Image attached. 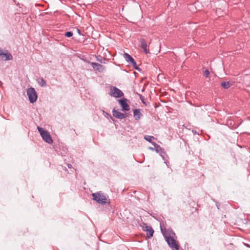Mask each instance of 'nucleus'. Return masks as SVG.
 Masks as SVG:
<instances>
[{"mask_svg": "<svg viewBox=\"0 0 250 250\" xmlns=\"http://www.w3.org/2000/svg\"><path fill=\"white\" fill-rule=\"evenodd\" d=\"M161 230L169 247L172 250H179V245L174 238L171 236L168 235V233L166 232V229H163L161 227Z\"/></svg>", "mask_w": 250, "mask_h": 250, "instance_id": "1", "label": "nucleus"}, {"mask_svg": "<svg viewBox=\"0 0 250 250\" xmlns=\"http://www.w3.org/2000/svg\"><path fill=\"white\" fill-rule=\"evenodd\" d=\"M92 196L93 199L100 204L105 205L110 204L108 196L102 193L101 191L92 193Z\"/></svg>", "mask_w": 250, "mask_h": 250, "instance_id": "2", "label": "nucleus"}, {"mask_svg": "<svg viewBox=\"0 0 250 250\" xmlns=\"http://www.w3.org/2000/svg\"><path fill=\"white\" fill-rule=\"evenodd\" d=\"M37 128L42 139L45 142L49 144H51L53 143L51 136L48 131L45 130L43 128L40 127L39 126H38Z\"/></svg>", "mask_w": 250, "mask_h": 250, "instance_id": "3", "label": "nucleus"}, {"mask_svg": "<svg viewBox=\"0 0 250 250\" xmlns=\"http://www.w3.org/2000/svg\"><path fill=\"white\" fill-rule=\"evenodd\" d=\"M27 95L30 102L32 104L35 103L37 100L38 95L34 88H28L27 90Z\"/></svg>", "mask_w": 250, "mask_h": 250, "instance_id": "4", "label": "nucleus"}, {"mask_svg": "<svg viewBox=\"0 0 250 250\" xmlns=\"http://www.w3.org/2000/svg\"><path fill=\"white\" fill-rule=\"evenodd\" d=\"M109 94L115 98H119L124 96V93L118 88L114 86H111Z\"/></svg>", "mask_w": 250, "mask_h": 250, "instance_id": "5", "label": "nucleus"}, {"mask_svg": "<svg viewBox=\"0 0 250 250\" xmlns=\"http://www.w3.org/2000/svg\"><path fill=\"white\" fill-rule=\"evenodd\" d=\"M119 104L122 108V110L129 111L130 109L129 106L127 103V100L125 98H122L118 101Z\"/></svg>", "mask_w": 250, "mask_h": 250, "instance_id": "6", "label": "nucleus"}, {"mask_svg": "<svg viewBox=\"0 0 250 250\" xmlns=\"http://www.w3.org/2000/svg\"><path fill=\"white\" fill-rule=\"evenodd\" d=\"M0 57L2 60H4L5 61L11 60L13 59L12 55L7 50H6L5 52H2L0 48Z\"/></svg>", "mask_w": 250, "mask_h": 250, "instance_id": "7", "label": "nucleus"}, {"mask_svg": "<svg viewBox=\"0 0 250 250\" xmlns=\"http://www.w3.org/2000/svg\"><path fill=\"white\" fill-rule=\"evenodd\" d=\"M112 114L113 116L119 119H124L128 116V114H123L121 112L119 111L118 110H116L115 108H114L113 109Z\"/></svg>", "mask_w": 250, "mask_h": 250, "instance_id": "8", "label": "nucleus"}, {"mask_svg": "<svg viewBox=\"0 0 250 250\" xmlns=\"http://www.w3.org/2000/svg\"><path fill=\"white\" fill-rule=\"evenodd\" d=\"M91 65L94 69L100 72H104L105 71V67L97 62H92L91 63Z\"/></svg>", "mask_w": 250, "mask_h": 250, "instance_id": "9", "label": "nucleus"}, {"mask_svg": "<svg viewBox=\"0 0 250 250\" xmlns=\"http://www.w3.org/2000/svg\"><path fill=\"white\" fill-rule=\"evenodd\" d=\"M143 230L146 232V236L148 238H150L153 236L154 231L151 226H146L144 227Z\"/></svg>", "mask_w": 250, "mask_h": 250, "instance_id": "10", "label": "nucleus"}, {"mask_svg": "<svg viewBox=\"0 0 250 250\" xmlns=\"http://www.w3.org/2000/svg\"><path fill=\"white\" fill-rule=\"evenodd\" d=\"M140 42L141 43V47L144 51L146 54L149 53V50L147 49V45L145 40L144 38H141L140 39Z\"/></svg>", "mask_w": 250, "mask_h": 250, "instance_id": "11", "label": "nucleus"}, {"mask_svg": "<svg viewBox=\"0 0 250 250\" xmlns=\"http://www.w3.org/2000/svg\"><path fill=\"white\" fill-rule=\"evenodd\" d=\"M142 116L140 109H135L133 110V116L136 120H139Z\"/></svg>", "mask_w": 250, "mask_h": 250, "instance_id": "12", "label": "nucleus"}, {"mask_svg": "<svg viewBox=\"0 0 250 250\" xmlns=\"http://www.w3.org/2000/svg\"><path fill=\"white\" fill-rule=\"evenodd\" d=\"M124 58L125 60L130 64L134 61V59L128 53H125L123 55Z\"/></svg>", "mask_w": 250, "mask_h": 250, "instance_id": "13", "label": "nucleus"}, {"mask_svg": "<svg viewBox=\"0 0 250 250\" xmlns=\"http://www.w3.org/2000/svg\"><path fill=\"white\" fill-rule=\"evenodd\" d=\"M159 153H160V156L162 157L163 159L165 161V163L167 164V163H168V162L167 161V158L168 156L166 153L165 151H164L163 149H162L161 151H160Z\"/></svg>", "mask_w": 250, "mask_h": 250, "instance_id": "14", "label": "nucleus"}, {"mask_svg": "<svg viewBox=\"0 0 250 250\" xmlns=\"http://www.w3.org/2000/svg\"><path fill=\"white\" fill-rule=\"evenodd\" d=\"M221 85L225 89H228L231 86V84L229 82H222Z\"/></svg>", "mask_w": 250, "mask_h": 250, "instance_id": "15", "label": "nucleus"}, {"mask_svg": "<svg viewBox=\"0 0 250 250\" xmlns=\"http://www.w3.org/2000/svg\"><path fill=\"white\" fill-rule=\"evenodd\" d=\"M152 145L154 146V149L157 153L159 152L162 150L161 147L155 142L152 143Z\"/></svg>", "mask_w": 250, "mask_h": 250, "instance_id": "16", "label": "nucleus"}, {"mask_svg": "<svg viewBox=\"0 0 250 250\" xmlns=\"http://www.w3.org/2000/svg\"><path fill=\"white\" fill-rule=\"evenodd\" d=\"M144 139L148 141V142L152 144V143L153 142L152 141V139H154V137L152 136H149V135H145L144 136Z\"/></svg>", "mask_w": 250, "mask_h": 250, "instance_id": "17", "label": "nucleus"}, {"mask_svg": "<svg viewBox=\"0 0 250 250\" xmlns=\"http://www.w3.org/2000/svg\"><path fill=\"white\" fill-rule=\"evenodd\" d=\"M130 64L133 66L135 69L138 70L139 72L141 71L142 69L137 66L135 60Z\"/></svg>", "mask_w": 250, "mask_h": 250, "instance_id": "18", "label": "nucleus"}, {"mask_svg": "<svg viewBox=\"0 0 250 250\" xmlns=\"http://www.w3.org/2000/svg\"><path fill=\"white\" fill-rule=\"evenodd\" d=\"M209 74H210V72L208 69H206L204 71V75L206 78H208L209 77Z\"/></svg>", "mask_w": 250, "mask_h": 250, "instance_id": "19", "label": "nucleus"}, {"mask_svg": "<svg viewBox=\"0 0 250 250\" xmlns=\"http://www.w3.org/2000/svg\"><path fill=\"white\" fill-rule=\"evenodd\" d=\"M72 36H73V33L71 31H68L65 33V36L67 38L71 37Z\"/></svg>", "mask_w": 250, "mask_h": 250, "instance_id": "20", "label": "nucleus"}, {"mask_svg": "<svg viewBox=\"0 0 250 250\" xmlns=\"http://www.w3.org/2000/svg\"><path fill=\"white\" fill-rule=\"evenodd\" d=\"M40 84L41 85V86H44L46 84V82L45 81V80L43 79H42L41 80V82L40 83Z\"/></svg>", "mask_w": 250, "mask_h": 250, "instance_id": "21", "label": "nucleus"}, {"mask_svg": "<svg viewBox=\"0 0 250 250\" xmlns=\"http://www.w3.org/2000/svg\"><path fill=\"white\" fill-rule=\"evenodd\" d=\"M138 95H139V98H140V100H141L142 102L145 104V102L144 101V97L143 96H142L141 94H138Z\"/></svg>", "mask_w": 250, "mask_h": 250, "instance_id": "22", "label": "nucleus"}, {"mask_svg": "<svg viewBox=\"0 0 250 250\" xmlns=\"http://www.w3.org/2000/svg\"><path fill=\"white\" fill-rule=\"evenodd\" d=\"M77 33H78V34L79 35H82L81 31L79 29L77 28Z\"/></svg>", "mask_w": 250, "mask_h": 250, "instance_id": "23", "label": "nucleus"}, {"mask_svg": "<svg viewBox=\"0 0 250 250\" xmlns=\"http://www.w3.org/2000/svg\"><path fill=\"white\" fill-rule=\"evenodd\" d=\"M244 245L248 248H250V245L248 244H246V243H244Z\"/></svg>", "mask_w": 250, "mask_h": 250, "instance_id": "24", "label": "nucleus"}, {"mask_svg": "<svg viewBox=\"0 0 250 250\" xmlns=\"http://www.w3.org/2000/svg\"><path fill=\"white\" fill-rule=\"evenodd\" d=\"M68 167L69 168H71V167H72L71 165H70V164H68Z\"/></svg>", "mask_w": 250, "mask_h": 250, "instance_id": "25", "label": "nucleus"}, {"mask_svg": "<svg viewBox=\"0 0 250 250\" xmlns=\"http://www.w3.org/2000/svg\"><path fill=\"white\" fill-rule=\"evenodd\" d=\"M149 149H151V150H155L154 148H153V147H150Z\"/></svg>", "mask_w": 250, "mask_h": 250, "instance_id": "26", "label": "nucleus"}, {"mask_svg": "<svg viewBox=\"0 0 250 250\" xmlns=\"http://www.w3.org/2000/svg\"><path fill=\"white\" fill-rule=\"evenodd\" d=\"M217 208L219 209V205L216 204Z\"/></svg>", "mask_w": 250, "mask_h": 250, "instance_id": "27", "label": "nucleus"}, {"mask_svg": "<svg viewBox=\"0 0 250 250\" xmlns=\"http://www.w3.org/2000/svg\"><path fill=\"white\" fill-rule=\"evenodd\" d=\"M98 61L102 63V61L101 60L98 59Z\"/></svg>", "mask_w": 250, "mask_h": 250, "instance_id": "28", "label": "nucleus"}]
</instances>
